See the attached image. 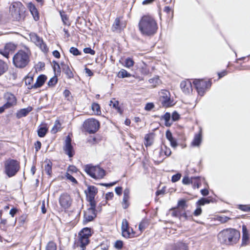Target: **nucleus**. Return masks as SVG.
Masks as SVG:
<instances>
[{
    "instance_id": "obj_1",
    "label": "nucleus",
    "mask_w": 250,
    "mask_h": 250,
    "mask_svg": "<svg viewBox=\"0 0 250 250\" xmlns=\"http://www.w3.org/2000/svg\"><path fill=\"white\" fill-rule=\"evenodd\" d=\"M138 27L142 35L148 37L155 34L158 28L156 21L149 15H145L142 17L139 22Z\"/></svg>"
},
{
    "instance_id": "obj_2",
    "label": "nucleus",
    "mask_w": 250,
    "mask_h": 250,
    "mask_svg": "<svg viewBox=\"0 0 250 250\" xmlns=\"http://www.w3.org/2000/svg\"><path fill=\"white\" fill-rule=\"evenodd\" d=\"M240 237V232L234 229H223L217 235L220 243L226 245H232L237 243Z\"/></svg>"
},
{
    "instance_id": "obj_3",
    "label": "nucleus",
    "mask_w": 250,
    "mask_h": 250,
    "mask_svg": "<svg viewBox=\"0 0 250 250\" xmlns=\"http://www.w3.org/2000/svg\"><path fill=\"white\" fill-rule=\"evenodd\" d=\"M30 52L28 49L26 51H19L13 57L14 65L19 68L26 67L30 61Z\"/></svg>"
},
{
    "instance_id": "obj_4",
    "label": "nucleus",
    "mask_w": 250,
    "mask_h": 250,
    "mask_svg": "<svg viewBox=\"0 0 250 250\" xmlns=\"http://www.w3.org/2000/svg\"><path fill=\"white\" fill-rule=\"evenodd\" d=\"M24 7L20 1L13 2L9 7L11 16L14 21H20L25 18Z\"/></svg>"
},
{
    "instance_id": "obj_5",
    "label": "nucleus",
    "mask_w": 250,
    "mask_h": 250,
    "mask_svg": "<svg viewBox=\"0 0 250 250\" xmlns=\"http://www.w3.org/2000/svg\"><path fill=\"white\" fill-rule=\"evenodd\" d=\"M19 168V163L15 160L9 159L4 162V171L9 177L14 176Z\"/></svg>"
},
{
    "instance_id": "obj_6",
    "label": "nucleus",
    "mask_w": 250,
    "mask_h": 250,
    "mask_svg": "<svg viewBox=\"0 0 250 250\" xmlns=\"http://www.w3.org/2000/svg\"><path fill=\"white\" fill-rule=\"evenodd\" d=\"M100 126V122L94 118L88 119L83 124L84 129L90 134L96 132L99 130Z\"/></svg>"
},
{
    "instance_id": "obj_7",
    "label": "nucleus",
    "mask_w": 250,
    "mask_h": 250,
    "mask_svg": "<svg viewBox=\"0 0 250 250\" xmlns=\"http://www.w3.org/2000/svg\"><path fill=\"white\" fill-rule=\"evenodd\" d=\"M85 171L95 179L103 178L105 175V170L99 166H86Z\"/></svg>"
},
{
    "instance_id": "obj_8",
    "label": "nucleus",
    "mask_w": 250,
    "mask_h": 250,
    "mask_svg": "<svg viewBox=\"0 0 250 250\" xmlns=\"http://www.w3.org/2000/svg\"><path fill=\"white\" fill-rule=\"evenodd\" d=\"M29 38L31 42L38 46L42 51L44 52H47L48 48L46 44L44 42L42 39L40 38L37 34L35 33H30Z\"/></svg>"
},
{
    "instance_id": "obj_9",
    "label": "nucleus",
    "mask_w": 250,
    "mask_h": 250,
    "mask_svg": "<svg viewBox=\"0 0 250 250\" xmlns=\"http://www.w3.org/2000/svg\"><path fill=\"white\" fill-rule=\"evenodd\" d=\"M170 94L169 91L166 90L161 91L160 100L163 106L167 107L173 104V101L170 99Z\"/></svg>"
},
{
    "instance_id": "obj_10",
    "label": "nucleus",
    "mask_w": 250,
    "mask_h": 250,
    "mask_svg": "<svg viewBox=\"0 0 250 250\" xmlns=\"http://www.w3.org/2000/svg\"><path fill=\"white\" fill-rule=\"evenodd\" d=\"M97 192V188H87L84 190L86 200L89 202L90 206L94 207V205H96L95 196Z\"/></svg>"
},
{
    "instance_id": "obj_11",
    "label": "nucleus",
    "mask_w": 250,
    "mask_h": 250,
    "mask_svg": "<svg viewBox=\"0 0 250 250\" xmlns=\"http://www.w3.org/2000/svg\"><path fill=\"white\" fill-rule=\"evenodd\" d=\"M59 203L64 209L68 208L72 203V199L69 195L67 193L62 194L59 198Z\"/></svg>"
},
{
    "instance_id": "obj_12",
    "label": "nucleus",
    "mask_w": 250,
    "mask_h": 250,
    "mask_svg": "<svg viewBox=\"0 0 250 250\" xmlns=\"http://www.w3.org/2000/svg\"><path fill=\"white\" fill-rule=\"evenodd\" d=\"M95 208L96 205H94V207L90 206V207L84 212L83 220L84 223H87L91 221L96 217V214L95 212Z\"/></svg>"
},
{
    "instance_id": "obj_13",
    "label": "nucleus",
    "mask_w": 250,
    "mask_h": 250,
    "mask_svg": "<svg viewBox=\"0 0 250 250\" xmlns=\"http://www.w3.org/2000/svg\"><path fill=\"white\" fill-rule=\"evenodd\" d=\"M56 65L58 66L59 69H61V67L62 71L65 74L67 78L71 79L73 78V73L67 64H65L64 62H62L61 63V64L60 65L58 63L55 62V66Z\"/></svg>"
},
{
    "instance_id": "obj_14",
    "label": "nucleus",
    "mask_w": 250,
    "mask_h": 250,
    "mask_svg": "<svg viewBox=\"0 0 250 250\" xmlns=\"http://www.w3.org/2000/svg\"><path fill=\"white\" fill-rule=\"evenodd\" d=\"M193 84L200 95L202 96L204 93V90L207 87V83L204 80H196L193 82Z\"/></svg>"
},
{
    "instance_id": "obj_15",
    "label": "nucleus",
    "mask_w": 250,
    "mask_h": 250,
    "mask_svg": "<svg viewBox=\"0 0 250 250\" xmlns=\"http://www.w3.org/2000/svg\"><path fill=\"white\" fill-rule=\"evenodd\" d=\"M122 236L126 238L131 237V233L130 232V228L126 219H124L122 221Z\"/></svg>"
},
{
    "instance_id": "obj_16",
    "label": "nucleus",
    "mask_w": 250,
    "mask_h": 250,
    "mask_svg": "<svg viewBox=\"0 0 250 250\" xmlns=\"http://www.w3.org/2000/svg\"><path fill=\"white\" fill-rule=\"evenodd\" d=\"M4 98L6 101L5 104L8 108H10L17 104V99L15 96L10 92H7L4 94Z\"/></svg>"
},
{
    "instance_id": "obj_17",
    "label": "nucleus",
    "mask_w": 250,
    "mask_h": 250,
    "mask_svg": "<svg viewBox=\"0 0 250 250\" xmlns=\"http://www.w3.org/2000/svg\"><path fill=\"white\" fill-rule=\"evenodd\" d=\"M16 45L12 43L9 42L5 45L3 51H0V53L6 58H9V55L10 53H12L16 49Z\"/></svg>"
},
{
    "instance_id": "obj_18",
    "label": "nucleus",
    "mask_w": 250,
    "mask_h": 250,
    "mask_svg": "<svg viewBox=\"0 0 250 250\" xmlns=\"http://www.w3.org/2000/svg\"><path fill=\"white\" fill-rule=\"evenodd\" d=\"M71 142V140L70 137L69 136H67L65 141V146L63 148L65 153L67 154L69 157H72L74 155Z\"/></svg>"
},
{
    "instance_id": "obj_19",
    "label": "nucleus",
    "mask_w": 250,
    "mask_h": 250,
    "mask_svg": "<svg viewBox=\"0 0 250 250\" xmlns=\"http://www.w3.org/2000/svg\"><path fill=\"white\" fill-rule=\"evenodd\" d=\"M47 79V77L44 75H40L37 79L36 83L32 85L31 87H28V89H36L37 88L41 87L44 83L45 81Z\"/></svg>"
},
{
    "instance_id": "obj_20",
    "label": "nucleus",
    "mask_w": 250,
    "mask_h": 250,
    "mask_svg": "<svg viewBox=\"0 0 250 250\" xmlns=\"http://www.w3.org/2000/svg\"><path fill=\"white\" fill-rule=\"evenodd\" d=\"M125 26V25L121 22L120 18H117L112 25V30L113 32H120Z\"/></svg>"
},
{
    "instance_id": "obj_21",
    "label": "nucleus",
    "mask_w": 250,
    "mask_h": 250,
    "mask_svg": "<svg viewBox=\"0 0 250 250\" xmlns=\"http://www.w3.org/2000/svg\"><path fill=\"white\" fill-rule=\"evenodd\" d=\"M180 87L182 91L186 94H189L192 90L191 83L188 80L182 81L181 83Z\"/></svg>"
},
{
    "instance_id": "obj_22",
    "label": "nucleus",
    "mask_w": 250,
    "mask_h": 250,
    "mask_svg": "<svg viewBox=\"0 0 250 250\" xmlns=\"http://www.w3.org/2000/svg\"><path fill=\"white\" fill-rule=\"evenodd\" d=\"M27 7L29 9L34 19L37 21L39 20V12L35 5L31 2L27 3Z\"/></svg>"
},
{
    "instance_id": "obj_23",
    "label": "nucleus",
    "mask_w": 250,
    "mask_h": 250,
    "mask_svg": "<svg viewBox=\"0 0 250 250\" xmlns=\"http://www.w3.org/2000/svg\"><path fill=\"white\" fill-rule=\"evenodd\" d=\"M249 240V234L247 228L245 225L242 226V245L246 246L247 245Z\"/></svg>"
},
{
    "instance_id": "obj_24",
    "label": "nucleus",
    "mask_w": 250,
    "mask_h": 250,
    "mask_svg": "<svg viewBox=\"0 0 250 250\" xmlns=\"http://www.w3.org/2000/svg\"><path fill=\"white\" fill-rule=\"evenodd\" d=\"M33 109L31 106H28L25 108H22L18 110L16 113V117L20 119L23 117L26 116Z\"/></svg>"
},
{
    "instance_id": "obj_25",
    "label": "nucleus",
    "mask_w": 250,
    "mask_h": 250,
    "mask_svg": "<svg viewBox=\"0 0 250 250\" xmlns=\"http://www.w3.org/2000/svg\"><path fill=\"white\" fill-rule=\"evenodd\" d=\"M130 191L128 188H125L124 191V197L123 199V208L126 209L129 206L128 200L129 199Z\"/></svg>"
},
{
    "instance_id": "obj_26",
    "label": "nucleus",
    "mask_w": 250,
    "mask_h": 250,
    "mask_svg": "<svg viewBox=\"0 0 250 250\" xmlns=\"http://www.w3.org/2000/svg\"><path fill=\"white\" fill-rule=\"evenodd\" d=\"M80 238L77 242V246H79L82 250H84L85 246L89 243V238L83 236H79Z\"/></svg>"
},
{
    "instance_id": "obj_27",
    "label": "nucleus",
    "mask_w": 250,
    "mask_h": 250,
    "mask_svg": "<svg viewBox=\"0 0 250 250\" xmlns=\"http://www.w3.org/2000/svg\"><path fill=\"white\" fill-rule=\"evenodd\" d=\"M172 250H188V247L186 244L179 242L174 244Z\"/></svg>"
},
{
    "instance_id": "obj_28",
    "label": "nucleus",
    "mask_w": 250,
    "mask_h": 250,
    "mask_svg": "<svg viewBox=\"0 0 250 250\" xmlns=\"http://www.w3.org/2000/svg\"><path fill=\"white\" fill-rule=\"evenodd\" d=\"M171 115L169 113L167 112L163 116H162L161 119H163L165 121V125L167 126H170L172 124V120H170Z\"/></svg>"
},
{
    "instance_id": "obj_29",
    "label": "nucleus",
    "mask_w": 250,
    "mask_h": 250,
    "mask_svg": "<svg viewBox=\"0 0 250 250\" xmlns=\"http://www.w3.org/2000/svg\"><path fill=\"white\" fill-rule=\"evenodd\" d=\"M119 103L118 101H116L115 99H112L110 101L109 105L116 109L119 113L121 114L122 113V110L120 107L119 106Z\"/></svg>"
},
{
    "instance_id": "obj_30",
    "label": "nucleus",
    "mask_w": 250,
    "mask_h": 250,
    "mask_svg": "<svg viewBox=\"0 0 250 250\" xmlns=\"http://www.w3.org/2000/svg\"><path fill=\"white\" fill-rule=\"evenodd\" d=\"M48 131V128L46 126V125H44L42 126L39 127L38 129V135L40 137H44L47 132Z\"/></svg>"
},
{
    "instance_id": "obj_31",
    "label": "nucleus",
    "mask_w": 250,
    "mask_h": 250,
    "mask_svg": "<svg viewBox=\"0 0 250 250\" xmlns=\"http://www.w3.org/2000/svg\"><path fill=\"white\" fill-rule=\"evenodd\" d=\"M190 181V183L194 188H199L201 186V180L199 177H191Z\"/></svg>"
},
{
    "instance_id": "obj_32",
    "label": "nucleus",
    "mask_w": 250,
    "mask_h": 250,
    "mask_svg": "<svg viewBox=\"0 0 250 250\" xmlns=\"http://www.w3.org/2000/svg\"><path fill=\"white\" fill-rule=\"evenodd\" d=\"M52 163L49 161L47 162L46 165L44 166V171L49 176L52 175Z\"/></svg>"
},
{
    "instance_id": "obj_33",
    "label": "nucleus",
    "mask_w": 250,
    "mask_h": 250,
    "mask_svg": "<svg viewBox=\"0 0 250 250\" xmlns=\"http://www.w3.org/2000/svg\"><path fill=\"white\" fill-rule=\"evenodd\" d=\"M201 142V133L195 134L194 139L192 142V145L193 146H199Z\"/></svg>"
},
{
    "instance_id": "obj_34",
    "label": "nucleus",
    "mask_w": 250,
    "mask_h": 250,
    "mask_svg": "<svg viewBox=\"0 0 250 250\" xmlns=\"http://www.w3.org/2000/svg\"><path fill=\"white\" fill-rule=\"evenodd\" d=\"M79 235V236H83L89 238L91 235V229L88 228H84L80 231Z\"/></svg>"
},
{
    "instance_id": "obj_35",
    "label": "nucleus",
    "mask_w": 250,
    "mask_h": 250,
    "mask_svg": "<svg viewBox=\"0 0 250 250\" xmlns=\"http://www.w3.org/2000/svg\"><path fill=\"white\" fill-rule=\"evenodd\" d=\"M149 82L152 84V86L155 87L161 83V81L158 77H156L149 80Z\"/></svg>"
},
{
    "instance_id": "obj_36",
    "label": "nucleus",
    "mask_w": 250,
    "mask_h": 250,
    "mask_svg": "<svg viewBox=\"0 0 250 250\" xmlns=\"http://www.w3.org/2000/svg\"><path fill=\"white\" fill-rule=\"evenodd\" d=\"M8 69V65L4 61L0 60V76L4 74Z\"/></svg>"
},
{
    "instance_id": "obj_37",
    "label": "nucleus",
    "mask_w": 250,
    "mask_h": 250,
    "mask_svg": "<svg viewBox=\"0 0 250 250\" xmlns=\"http://www.w3.org/2000/svg\"><path fill=\"white\" fill-rule=\"evenodd\" d=\"M61 128V124L59 120H56L55 122L54 125L51 129L52 133H56Z\"/></svg>"
},
{
    "instance_id": "obj_38",
    "label": "nucleus",
    "mask_w": 250,
    "mask_h": 250,
    "mask_svg": "<svg viewBox=\"0 0 250 250\" xmlns=\"http://www.w3.org/2000/svg\"><path fill=\"white\" fill-rule=\"evenodd\" d=\"M60 14L63 23L65 25H69L70 23L68 21V18L67 15L65 13V12L63 11H60Z\"/></svg>"
},
{
    "instance_id": "obj_39",
    "label": "nucleus",
    "mask_w": 250,
    "mask_h": 250,
    "mask_svg": "<svg viewBox=\"0 0 250 250\" xmlns=\"http://www.w3.org/2000/svg\"><path fill=\"white\" fill-rule=\"evenodd\" d=\"M131 74H129L125 69H122L118 74V77L120 78H124L125 77H130Z\"/></svg>"
},
{
    "instance_id": "obj_40",
    "label": "nucleus",
    "mask_w": 250,
    "mask_h": 250,
    "mask_svg": "<svg viewBox=\"0 0 250 250\" xmlns=\"http://www.w3.org/2000/svg\"><path fill=\"white\" fill-rule=\"evenodd\" d=\"M91 108L95 114L100 115L101 114L100 106L99 104L97 103L92 104Z\"/></svg>"
},
{
    "instance_id": "obj_41",
    "label": "nucleus",
    "mask_w": 250,
    "mask_h": 250,
    "mask_svg": "<svg viewBox=\"0 0 250 250\" xmlns=\"http://www.w3.org/2000/svg\"><path fill=\"white\" fill-rule=\"evenodd\" d=\"M171 214L172 216L175 217H180L183 216L185 217H187L186 213L179 211L178 208H174Z\"/></svg>"
},
{
    "instance_id": "obj_42",
    "label": "nucleus",
    "mask_w": 250,
    "mask_h": 250,
    "mask_svg": "<svg viewBox=\"0 0 250 250\" xmlns=\"http://www.w3.org/2000/svg\"><path fill=\"white\" fill-rule=\"evenodd\" d=\"M210 200L208 198H202L200 199L199 200H198V201L197 202V206L200 207L201 206H204L206 204H209L210 203Z\"/></svg>"
},
{
    "instance_id": "obj_43",
    "label": "nucleus",
    "mask_w": 250,
    "mask_h": 250,
    "mask_svg": "<svg viewBox=\"0 0 250 250\" xmlns=\"http://www.w3.org/2000/svg\"><path fill=\"white\" fill-rule=\"evenodd\" d=\"M56 245L52 241L48 243L46 246L45 250H56Z\"/></svg>"
},
{
    "instance_id": "obj_44",
    "label": "nucleus",
    "mask_w": 250,
    "mask_h": 250,
    "mask_svg": "<svg viewBox=\"0 0 250 250\" xmlns=\"http://www.w3.org/2000/svg\"><path fill=\"white\" fill-rule=\"evenodd\" d=\"M145 145L146 146H150L152 144L153 141L150 139V136L149 135L146 134L145 136Z\"/></svg>"
},
{
    "instance_id": "obj_45",
    "label": "nucleus",
    "mask_w": 250,
    "mask_h": 250,
    "mask_svg": "<svg viewBox=\"0 0 250 250\" xmlns=\"http://www.w3.org/2000/svg\"><path fill=\"white\" fill-rule=\"evenodd\" d=\"M178 208H180L182 209H185L187 207L186 200L183 199L179 200L178 203Z\"/></svg>"
},
{
    "instance_id": "obj_46",
    "label": "nucleus",
    "mask_w": 250,
    "mask_h": 250,
    "mask_svg": "<svg viewBox=\"0 0 250 250\" xmlns=\"http://www.w3.org/2000/svg\"><path fill=\"white\" fill-rule=\"evenodd\" d=\"M65 176H66V178L73 183V186H75V185L77 183V181L76 180V179L74 177H73L68 172H67L66 173Z\"/></svg>"
},
{
    "instance_id": "obj_47",
    "label": "nucleus",
    "mask_w": 250,
    "mask_h": 250,
    "mask_svg": "<svg viewBox=\"0 0 250 250\" xmlns=\"http://www.w3.org/2000/svg\"><path fill=\"white\" fill-rule=\"evenodd\" d=\"M33 81L34 79L33 77H27L25 79V84L27 86V87L32 86L33 84H32V83H33Z\"/></svg>"
},
{
    "instance_id": "obj_48",
    "label": "nucleus",
    "mask_w": 250,
    "mask_h": 250,
    "mask_svg": "<svg viewBox=\"0 0 250 250\" xmlns=\"http://www.w3.org/2000/svg\"><path fill=\"white\" fill-rule=\"evenodd\" d=\"M57 82L58 79L57 77L54 76L50 79L48 82V85L49 86H53L57 83Z\"/></svg>"
},
{
    "instance_id": "obj_49",
    "label": "nucleus",
    "mask_w": 250,
    "mask_h": 250,
    "mask_svg": "<svg viewBox=\"0 0 250 250\" xmlns=\"http://www.w3.org/2000/svg\"><path fill=\"white\" fill-rule=\"evenodd\" d=\"M7 224V220L4 219H0V228L1 229L5 231L6 230V225Z\"/></svg>"
},
{
    "instance_id": "obj_50",
    "label": "nucleus",
    "mask_w": 250,
    "mask_h": 250,
    "mask_svg": "<svg viewBox=\"0 0 250 250\" xmlns=\"http://www.w3.org/2000/svg\"><path fill=\"white\" fill-rule=\"evenodd\" d=\"M134 65L133 61L130 58H127L125 61V66L128 68L132 67Z\"/></svg>"
},
{
    "instance_id": "obj_51",
    "label": "nucleus",
    "mask_w": 250,
    "mask_h": 250,
    "mask_svg": "<svg viewBox=\"0 0 250 250\" xmlns=\"http://www.w3.org/2000/svg\"><path fill=\"white\" fill-rule=\"evenodd\" d=\"M161 152H164V153H165V155L167 156H169L171 154V150L170 149V148H167L165 146H164V148L162 147V148H161Z\"/></svg>"
},
{
    "instance_id": "obj_52",
    "label": "nucleus",
    "mask_w": 250,
    "mask_h": 250,
    "mask_svg": "<svg viewBox=\"0 0 250 250\" xmlns=\"http://www.w3.org/2000/svg\"><path fill=\"white\" fill-rule=\"evenodd\" d=\"M238 208L244 211H250V206H249V205H239Z\"/></svg>"
},
{
    "instance_id": "obj_53",
    "label": "nucleus",
    "mask_w": 250,
    "mask_h": 250,
    "mask_svg": "<svg viewBox=\"0 0 250 250\" xmlns=\"http://www.w3.org/2000/svg\"><path fill=\"white\" fill-rule=\"evenodd\" d=\"M70 52L75 56H78L81 54L79 50L74 47H71L70 48Z\"/></svg>"
},
{
    "instance_id": "obj_54",
    "label": "nucleus",
    "mask_w": 250,
    "mask_h": 250,
    "mask_svg": "<svg viewBox=\"0 0 250 250\" xmlns=\"http://www.w3.org/2000/svg\"><path fill=\"white\" fill-rule=\"evenodd\" d=\"M123 242L121 240H117L115 242L114 247L117 249H121L123 247Z\"/></svg>"
},
{
    "instance_id": "obj_55",
    "label": "nucleus",
    "mask_w": 250,
    "mask_h": 250,
    "mask_svg": "<svg viewBox=\"0 0 250 250\" xmlns=\"http://www.w3.org/2000/svg\"><path fill=\"white\" fill-rule=\"evenodd\" d=\"M83 52L86 54H90L92 55H94L95 54V51L90 47L84 48Z\"/></svg>"
},
{
    "instance_id": "obj_56",
    "label": "nucleus",
    "mask_w": 250,
    "mask_h": 250,
    "mask_svg": "<svg viewBox=\"0 0 250 250\" xmlns=\"http://www.w3.org/2000/svg\"><path fill=\"white\" fill-rule=\"evenodd\" d=\"M230 219V218H229L227 216H222L219 217V221H220L222 223H226Z\"/></svg>"
},
{
    "instance_id": "obj_57",
    "label": "nucleus",
    "mask_w": 250,
    "mask_h": 250,
    "mask_svg": "<svg viewBox=\"0 0 250 250\" xmlns=\"http://www.w3.org/2000/svg\"><path fill=\"white\" fill-rule=\"evenodd\" d=\"M202 212V208L200 206H197V208L194 210L193 214L194 216H198L201 214Z\"/></svg>"
},
{
    "instance_id": "obj_58",
    "label": "nucleus",
    "mask_w": 250,
    "mask_h": 250,
    "mask_svg": "<svg viewBox=\"0 0 250 250\" xmlns=\"http://www.w3.org/2000/svg\"><path fill=\"white\" fill-rule=\"evenodd\" d=\"M181 177V174L180 173H177L172 176L171 181L172 182H176L180 179Z\"/></svg>"
},
{
    "instance_id": "obj_59",
    "label": "nucleus",
    "mask_w": 250,
    "mask_h": 250,
    "mask_svg": "<svg viewBox=\"0 0 250 250\" xmlns=\"http://www.w3.org/2000/svg\"><path fill=\"white\" fill-rule=\"evenodd\" d=\"M154 107V105L152 103H149L146 104L145 109L147 111H150Z\"/></svg>"
},
{
    "instance_id": "obj_60",
    "label": "nucleus",
    "mask_w": 250,
    "mask_h": 250,
    "mask_svg": "<svg viewBox=\"0 0 250 250\" xmlns=\"http://www.w3.org/2000/svg\"><path fill=\"white\" fill-rule=\"evenodd\" d=\"M180 115L176 111L173 112L172 114V121H176L179 119Z\"/></svg>"
},
{
    "instance_id": "obj_61",
    "label": "nucleus",
    "mask_w": 250,
    "mask_h": 250,
    "mask_svg": "<svg viewBox=\"0 0 250 250\" xmlns=\"http://www.w3.org/2000/svg\"><path fill=\"white\" fill-rule=\"evenodd\" d=\"M190 178L188 176H185L182 180V183L186 185H188L190 183Z\"/></svg>"
},
{
    "instance_id": "obj_62",
    "label": "nucleus",
    "mask_w": 250,
    "mask_h": 250,
    "mask_svg": "<svg viewBox=\"0 0 250 250\" xmlns=\"http://www.w3.org/2000/svg\"><path fill=\"white\" fill-rule=\"evenodd\" d=\"M26 216H21L20 218H19V223H20V225L21 226H22L23 225L25 221H26Z\"/></svg>"
},
{
    "instance_id": "obj_63",
    "label": "nucleus",
    "mask_w": 250,
    "mask_h": 250,
    "mask_svg": "<svg viewBox=\"0 0 250 250\" xmlns=\"http://www.w3.org/2000/svg\"><path fill=\"white\" fill-rule=\"evenodd\" d=\"M166 135L167 139L168 141L172 140V139H173V138H174L172 136V134L171 132L169 130L167 131Z\"/></svg>"
},
{
    "instance_id": "obj_64",
    "label": "nucleus",
    "mask_w": 250,
    "mask_h": 250,
    "mask_svg": "<svg viewBox=\"0 0 250 250\" xmlns=\"http://www.w3.org/2000/svg\"><path fill=\"white\" fill-rule=\"evenodd\" d=\"M35 150H36V151H38L41 147V143L40 142V141H37L35 143Z\"/></svg>"
}]
</instances>
